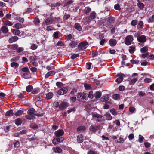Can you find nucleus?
Instances as JSON below:
<instances>
[{"label": "nucleus", "instance_id": "28", "mask_svg": "<svg viewBox=\"0 0 154 154\" xmlns=\"http://www.w3.org/2000/svg\"><path fill=\"white\" fill-rule=\"evenodd\" d=\"M86 128L85 126H81L78 127L77 128V131H80V132H82V131H85V130Z\"/></svg>", "mask_w": 154, "mask_h": 154}, {"label": "nucleus", "instance_id": "64", "mask_svg": "<svg viewBox=\"0 0 154 154\" xmlns=\"http://www.w3.org/2000/svg\"><path fill=\"white\" fill-rule=\"evenodd\" d=\"M113 123H115L117 126H119L120 125V123L119 120H116L115 121H113Z\"/></svg>", "mask_w": 154, "mask_h": 154}, {"label": "nucleus", "instance_id": "30", "mask_svg": "<svg viewBox=\"0 0 154 154\" xmlns=\"http://www.w3.org/2000/svg\"><path fill=\"white\" fill-rule=\"evenodd\" d=\"M110 112L114 116L117 115V112L116 110L114 108L110 109Z\"/></svg>", "mask_w": 154, "mask_h": 154}, {"label": "nucleus", "instance_id": "32", "mask_svg": "<svg viewBox=\"0 0 154 154\" xmlns=\"http://www.w3.org/2000/svg\"><path fill=\"white\" fill-rule=\"evenodd\" d=\"M14 113L13 112L12 110H10L7 111L6 114L5 115L8 116H13Z\"/></svg>", "mask_w": 154, "mask_h": 154}, {"label": "nucleus", "instance_id": "7", "mask_svg": "<svg viewBox=\"0 0 154 154\" xmlns=\"http://www.w3.org/2000/svg\"><path fill=\"white\" fill-rule=\"evenodd\" d=\"M117 76L119 77L116 79V81L119 84L123 80L124 75L122 73H118L117 74Z\"/></svg>", "mask_w": 154, "mask_h": 154}, {"label": "nucleus", "instance_id": "23", "mask_svg": "<svg viewBox=\"0 0 154 154\" xmlns=\"http://www.w3.org/2000/svg\"><path fill=\"white\" fill-rule=\"evenodd\" d=\"M54 151L55 153H59L62 152V150L60 148L58 147H56L54 148Z\"/></svg>", "mask_w": 154, "mask_h": 154}, {"label": "nucleus", "instance_id": "44", "mask_svg": "<svg viewBox=\"0 0 154 154\" xmlns=\"http://www.w3.org/2000/svg\"><path fill=\"white\" fill-rule=\"evenodd\" d=\"M88 96L89 98L92 99L94 97V94L93 91H91L89 92V94H88Z\"/></svg>", "mask_w": 154, "mask_h": 154}, {"label": "nucleus", "instance_id": "31", "mask_svg": "<svg viewBox=\"0 0 154 154\" xmlns=\"http://www.w3.org/2000/svg\"><path fill=\"white\" fill-rule=\"evenodd\" d=\"M3 24L5 25L9 26H11L13 25V24L11 22L8 21H5L3 22Z\"/></svg>", "mask_w": 154, "mask_h": 154}, {"label": "nucleus", "instance_id": "19", "mask_svg": "<svg viewBox=\"0 0 154 154\" xmlns=\"http://www.w3.org/2000/svg\"><path fill=\"white\" fill-rule=\"evenodd\" d=\"M109 44L111 46H115L116 44V40L114 39H110L109 41Z\"/></svg>", "mask_w": 154, "mask_h": 154}, {"label": "nucleus", "instance_id": "59", "mask_svg": "<svg viewBox=\"0 0 154 154\" xmlns=\"http://www.w3.org/2000/svg\"><path fill=\"white\" fill-rule=\"evenodd\" d=\"M37 47V46L35 44H33L31 46V48L32 49L34 50L36 49Z\"/></svg>", "mask_w": 154, "mask_h": 154}, {"label": "nucleus", "instance_id": "42", "mask_svg": "<svg viewBox=\"0 0 154 154\" xmlns=\"http://www.w3.org/2000/svg\"><path fill=\"white\" fill-rule=\"evenodd\" d=\"M144 139L143 137L140 134L139 135L138 141L140 143H142L143 142Z\"/></svg>", "mask_w": 154, "mask_h": 154}, {"label": "nucleus", "instance_id": "34", "mask_svg": "<svg viewBox=\"0 0 154 154\" xmlns=\"http://www.w3.org/2000/svg\"><path fill=\"white\" fill-rule=\"evenodd\" d=\"M19 64L17 63L13 62L11 63V67L13 68H16L18 66Z\"/></svg>", "mask_w": 154, "mask_h": 154}, {"label": "nucleus", "instance_id": "10", "mask_svg": "<svg viewBox=\"0 0 154 154\" xmlns=\"http://www.w3.org/2000/svg\"><path fill=\"white\" fill-rule=\"evenodd\" d=\"M68 90L66 87H63L62 89L59 90L58 91L59 94L61 95L66 94L67 91Z\"/></svg>", "mask_w": 154, "mask_h": 154}, {"label": "nucleus", "instance_id": "60", "mask_svg": "<svg viewBox=\"0 0 154 154\" xmlns=\"http://www.w3.org/2000/svg\"><path fill=\"white\" fill-rule=\"evenodd\" d=\"M134 135L133 134H131L128 136V138L129 140H131L134 138Z\"/></svg>", "mask_w": 154, "mask_h": 154}, {"label": "nucleus", "instance_id": "18", "mask_svg": "<svg viewBox=\"0 0 154 154\" xmlns=\"http://www.w3.org/2000/svg\"><path fill=\"white\" fill-rule=\"evenodd\" d=\"M83 136L82 134H79L77 136V140L79 143H81L83 141Z\"/></svg>", "mask_w": 154, "mask_h": 154}, {"label": "nucleus", "instance_id": "12", "mask_svg": "<svg viewBox=\"0 0 154 154\" xmlns=\"http://www.w3.org/2000/svg\"><path fill=\"white\" fill-rule=\"evenodd\" d=\"M92 115L93 118H94L97 119H98V121H100L99 120L102 118L103 117L102 116L95 113H92Z\"/></svg>", "mask_w": 154, "mask_h": 154}, {"label": "nucleus", "instance_id": "8", "mask_svg": "<svg viewBox=\"0 0 154 154\" xmlns=\"http://www.w3.org/2000/svg\"><path fill=\"white\" fill-rule=\"evenodd\" d=\"M55 19H56V17H53L52 19L51 18H47L45 21V23L47 25L51 24L53 22H55Z\"/></svg>", "mask_w": 154, "mask_h": 154}, {"label": "nucleus", "instance_id": "53", "mask_svg": "<svg viewBox=\"0 0 154 154\" xmlns=\"http://www.w3.org/2000/svg\"><path fill=\"white\" fill-rule=\"evenodd\" d=\"M56 85L59 88H61L63 85V84L62 83L60 82H57L56 83Z\"/></svg>", "mask_w": 154, "mask_h": 154}, {"label": "nucleus", "instance_id": "13", "mask_svg": "<svg viewBox=\"0 0 154 154\" xmlns=\"http://www.w3.org/2000/svg\"><path fill=\"white\" fill-rule=\"evenodd\" d=\"M109 98V96L108 94H106L101 98V100L102 102L107 101L108 100Z\"/></svg>", "mask_w": 154, "mask_h": 154}, {"label": "nucleus", "instance_id": "58", "mask_svg": "<svg viewBox=\"0 0 154 154\" xmlns=\"http://www.w3.org/2000/svg\"><path fill=\"white\" fill-rule=\"evenodd\" d=\"M14 145L15 147H18L20 146V143L18 141H17L14 143Z\"/></svg>", "mask_w": 154, "mask_h": 154}, {"label": "nucleus", "instance_id": "51", "mask_svg": "<svg viewBox=\"0 0 154 154\" xmlns=\"http://www.w3.org/2000/svg\"><path fill=\"white\" fill-rule=\"evenodd\" d=\"M114 8L118 10H120L121 9L120 5L118 4L115 5H114Z\"/></svg>", "mask_w": 154, "mask_h": 154}, {"label": "nucleus", "instance_id": "46", "mask_svg": "<svg viewBox=\"0 0 154 154\" xmlns=\"http://www.w3.org/2000/svg\"><path fill=\"white\" fill-rule=\"evenodd\" d=\"M13 27H14L16 29H19L21 27L22 25L20 23H17L14 25Z\"/></svg>", "mask_w": 154, "mask_h": 154}, {"label": "nucleus", "instance_id": "49", "mask_svg": "<svg viewBox=\"0 0 154 154\" xmlns=\"http://www.w3.org/2000/svg\"><path fill=\"white\" fill-rule=\"evenodd\" d=\"M137 6L138 7L141 9H143L144 7V5L143 3H138Z\"/></svg>", "mask_w": 154, "mask_h": 154}, {"label": "nucleus", "instance_id": "63", "mask_svg": "<svg viewBox=\"0 0 154 154\" xmlns=\"http://www.w3.org/2000/svg\"><path fill=\"white\" fill-rule=\"evenodd\" d=\"M22 70L24 72H28L29 71V69L26 67L22 68Z\"/></svg>", "mask_w": 154, "mask_h": 154}, {"label": "nucleus", "instance_id": "36", "mask_svg": "<svg viewBox=\"0 0 154 154\" xmlns=\"http://www.w3.org/2000/svg\"><path fill=\"white\" fill-rule=\"evenodd\" d=\"M148 47L146 46L140 49V51L142 53H145L148 51Z\"/></svg>", "mask_w": 154, "mask_h": 154}, {"label": "nucleus", "instance_id": "21", "mask_svg": "<svg viewBox=\"0 0 154 154\" xmlns=\"http://www.w3.org/2000/svg\"><path fill=\"white\" fill-rule=\"evenodd\" d=\"M35 112V110L32 108H30L28 110L27 112V113L28 114H30L32 115H34V114Z\"/></svg>", "mask_w": 154, "mask_h": 154}, {"label": "nucleus", "instance_id": "37", "mask_svg": "<svg viewBox=\"0 0 154 154\" xmlns=\"http://www.w3.org/2000/svg\"><path fill=\"white\" fill-rule=\"evenodd\" d=\"M135 48L133 46H130L129 48V51L131 54L133 53L135 51Z\"/></svg>", "mask_w": 154, "mask_h": 154}, {"label": "nucleus", "instance_id": "40", "mask_svg": "<svg viewBox=\"0 0 154 154\" xmlns=\"http://www.w3.org/2000/svg\"><path fill=\"white\" fill-rule=\"evenodd\" d=\"M143 22L142 21H140L139 22V23L137 25V27L138 28H143Z\"/></svg>", "mask_w": 154, "mask_h": 154}, {"label": "nucleus", "instance_id": "25", "mask_svg": "<svg viewBox=\"0 0 154 154\" xmlns=\"http://www.w3.org/2000/svg\"><path fill=\"white\" fill-rule=\"evenodd\" d=\"M137 77H134L129 82V84L133 85L137 81Z\"/></svg>", "mask_w": 154, "mask_h": 154}, {"label": "nucleus", "instance_id": "47", "mask_svg": "<svg viewBox=\"0 0 154 154\" xmlns=\"http://www.w3.org/2000/svg\"><path fill=\"white\" fill-rule=\"evenodd\" d=\"M13 33L14 35H18L20 34V32L18 29H15L13 31Z\"/></svg>", "mask_w": 154, "mask_h": 154}, {"label": "nucleus", "instance_id": "57", "mask_svg": "<svg viewBox=\"0 0 154 154\" xmlns=\"http://www.w3.org/2000/svg\"><path fill=\"white\" fill-rule=\"evenodd\" d=\"M58 32H56L54 33L53 35V37L55 38H57L58 37Z\"/></svg>", "mask_w": 154, "mask_h": 154}, {"label": "nucleus", "instance_id": "20", "mask_svg": "<svg viewBox=\"0 0 154 154\" xmlns=\"http://www.w3.org/2000/svg\"><path fill=\"white\" fill-rule=\"evenodd\" d=\"M55 74V72L53 71H51L48 72L45 75V77L48 78L49 76L52 75H53Z\"/></svg>", "mask_w": 154, "mask_h": 154}, {"label": "nucleus", "instance_id": "17", "mask_svg": "<svg viewBox=\"0 0 154 154\" xmlns=\"http://www.w3.org/2000/svg\"><path fill=\"white\" fill-rule=\"evenodd\" d=\"M75 28L79 31H81L82 30V27L78 23H76L74 25Z\"/></svg>", "mask_w": 154, "mask_h": 154}, {"label": "nucleus", "instance_id": "41", "mask_svg": "<svg viewBox=\"0 0 154 154\" xmlns=\"http://www.w3.org/2000/svg\"><path fill=\"white\" fill-rule=\"evenodd\" d=\"M97 129L96 126L94 127L93 126H91L90 128V130L94 132H96Z\"/></svg>", "mask_w": 154, "mask_h": 154}, {"label": "nucleus", "instance_id": "62", "mask_svg": "<svg viewBox=\"0 0 154 154\" xmlns=\"http://www.w3.org/2000/svg\"><path fill=\"white\" fill-rule=\"evenodd\" d=\"M79 56V54H73L71 56V58L72 59H75V58H76L78 57Z\"/></svg>", "mask_w": 154, "mask_h": 154}, {"label": "nucleus", "instance_id": "24", "mask_svg": "<svg viewBox=\"0 0 154 154\" xmlns=\"http://www.w3.org/2000/svg\"><path fill=\"white\" fill-rule=\"evenodd\" d=\"M1 29L2 32L4 33H7L8 31V28L5 26H2L1 27Z\"/></svg>", "mask_w": 154, "mask_h": 154}, {"label": "nucleus", "instance_id": "56", "mask_svg": "<svg viewBox=\"0 0 154 154\" xmlns=\"http://www.w3.org/2000/svg\"><path fill=\"white\" fill-rule=\"evenodd\" d=\"M137 24V21L136 20H133L131 22V24L132 26H135Z\"/></svg>", "mask_w": 154, "mask_h": 154}, {"label": "nucleus", "instance_id": "1", "mask_svg": "<svg viewBox=\"0 0 154 154\" xmlns=\"http://www.w3.org/2000/svg\"><path fill=\"white\" fill-rule=\"evenodd\" d=\"M88 94L83 93L82 94H78L77 98L78 100L80 102H84L88 99Z\"/></svg>", "mask_w": 154, "mask_h": 154}, {"label": "nucleus", "instance_id": "11", "mask_svg": "<svg viewBox=\"0 0 154 154\" xmlns=\"http://www.w3.org/2000/svg\"><path fill=\"white\" fill-rule=\"evenodd\" d=\"M68 106V103L64 102H61L59 106V108L60 109L62 110L66 108Z\"/></svg>", "mask_w": 154, "mask_h": 154}, {"label": "nucleus", "instance_id": "54", "mask_svg": "<svg viewBox=\"0 0 154 154\" xmlns=\"http://www.w3.org/2000/svg\"><path fill=\"white\" fill-rule=\"evenodd\" d=\"M92 63L90 62H88L86 63V68L88 69H91Z\"/></svg>", "mask_w": 154, "mask_h": 154}, {"label": "nucleus", "instance_id": "39", "mask_svg": "<svg viewBox=\"0 0 154 154\" xmlns=\"http://www.w3.org/2000/svg\"><path fill=\"white\" fill-rule=\"evenodd\" d=\"M113 98L115 100H118L119 99V95L118 94H114L112 95Z\"/></svg>", "mask_w": 154, "mask_h": 154}, {"label": "nucleus", "instance_id": "45", "mask_svg": "<svg viewBox=\"0 0 154 154\" xmlns=\"http://www.w3.org/2000/svg\"><path fill=\"white\" fill-rule=\"evenodd\" d=\"M23 112V111L21 110H19L15 113V116H19L21 115Z\"/></svg>", "mask_w": 154, "mask_h": 154}, {"label": "nucleus", "instance_id": "2", "mask_svg": "<svg viewBox=\"0 0 154 154\" xmlns=\"http://www.w3.org/2000/svg\"><path fill=\"white\" fill-rule=\"evenodd\" d=\"M134 37H136L138 42L141 43H143L146 40V37L144 35L138 36V34L137 33L134 35Z\"/></svg>", "mask_w": 154, "mask_h": 154}, {"label": "nucleus", "instance_id": "5", "mask_svg": "<svg viewBox=\"0 0 154 154\" xmlns=\"http://www.w3.org/2000/svg\"><path fill=\"white\" fill-rule=\"evenodd\" d=\"M88 45V43L86 41L81 42L78 45L79 48L81 50L85 49Z\"/></svg>", "mask_w": 154, "mask_h": 154}, {"label": "nucleus", "instance_id": "27", "mask_svg": "<svg viewBox=\"0 0 154 154\" xmlns=\"http://www.w3.org/2000/svg\"><path fill=\"white\" fill-rule=\"evenodd\" d=\"M102 95L100 91H97L96 92L95 97L96 99L100 98Z\"/></svg>", "mask_w": 154, "mask_h": 154}, {"label": "nucleus", "instance_id": "50", "mask_svg": "<svg viewBox=\"0 0 154 154\" xmlns=\"http://www.w3.org/2000/svg\"><path fill=\"white\" fill-rule=\"evenodd\" d=\"M125 140L123 138L120 137L119 139L117 140V142L119 143H122L124 142Z\"/></svg>", "mask_w": 154, "mask_h": 154}, {"label": "nucleus", "instance_id": "22", "mask_svg": "<svg viewBox=\"0 0 154 154\" xmlns=\"http://www.w3.org/2000/svg\"><path fill=\"white\" fill-rule=\"evenodd\" d=\"M22 122V120L20 118H17L15 121V124L17 125H19L21 124Z\"/></svg>", "mask_w": 154, "mask_h": 154}, {"label": "nucleus", "instance_id": "3", "mask_svg": "<svg viewBox=\"0 0 154 154\" xmlns=\"http://www.w3.org/2000/svg\"><path fill=\"white\" fill-rule=\"evenodd\" d=\"M133 36L131 35H129L127 36L125 40V43L127 45H129L131 44L132 41L133 40Z\"/></svg>", "mask_w": 154, "mask_h": 154}, {"label": "nucleus", "instance_id": "26", "mask_svg": "<svg viewBox=\"0 0 154 154\" xmlns=\"http://www.w3.org/2000/svg\"><path fill=\"white\" fill-rule=\"evenodd\" d=\"M91 11V8L88 7H86L85 8L84 10V12L85 14H87L89 13Z\"/></svg>", "mask_w": 154, "mask_h": 154}, {"label": "nucleus", "instance_id": "43", "mask_svg": "<svg viewBox=\"0 0 154 154\" xmlns=\"http://www.w3.org/2000/svg\"><path fill=\"white\" fill-rule=\"evenodd\" d=\"M30 127L34 129H36L38 128V126L35 123H32L30 125Z\"/></svg>", "mask_w": 154, "mask_h": 154}, {"label": "nucleus", "instance_id": "38", "mask_svg": "<svg viewBox=\"0 0 154 154\" xmlns=\"http://www.w3.org/2000/svg\"><path fill=\"white\" fill-rule=\"evenodd\" d=\"M33 87L31 85H29L26 87V90L28 92H30L31 91Z\"/></svg>", "mask_w": 154, "mask_h": 154}, {"label": "nucleus", "instance_id": "16", "mask_svg": "<svg viewBox=\"0 0 154 154\" xmlns=\"http://www.w3.org/2000/svg\"><path fill=\"white\" fill-rule=\"evenodd\" d=\"M18 39V38L16 36L12 37L9 39L8 41L9 43H12L17 41Z\"/></svg>", "mask_w": 154, "mask_h": 154}, {"label": "nucleus", "instance_id": "6", "mask_svg": "<svg viewBox=\"0 0 154 154\" xmlns=\"http://www.w3.org/2000/svg\"><path fill=\"white\" fill-rule=\"evenodd\" d=\"M97 16L96 13L94 11H92L90 14V17H86V20L88 22L91 21L92 20L95 19Z\"/></svg>", "mask_w": 154, "mask_h": 154}, {"label": "nucleus", "instance_id": "48", "mask_svg": "<svg viewBox=\"0 0 154 154\" xmlns=\"http://www.w3.org/2000/svg\"><path fill=\"white\" fill-rule=\"evenodd\" d=\"M135 110V108L133 107L130 106L129 108V111L132 113H134Z\"/></svg>", "mask_w": 154, "mask_h": 154}, {"label": "nucleus", "instance_id": "4", "mask_svg": "<svg viewBox=\"0 0 154 154\" xmlns=\"http://www.w3.org/2000/svg\"><path fill=\"white\" fill-rule=\"evenodd\" d=\"M64 139L62 137H57L54 138L52 140V143L54 145H56L63 141Z\"/></svg>", "mask_w": 154, "mask_h": 154}, {"label": "nucleus", "instance_id": "29", "mask_svg": "<svg viewBox=\"0 0 154 154\" xmlns=\"http://www.w3.org/2000/svg\"><path fill=\"white\" fill-rule=\"evenodd\" d=\"M40 91L39 88H34L32 91V93L33 94H36L38 93Z\"/></svg>", "mask_w": 154, "mask_h": 154}, {"label": "nucleus", "instance_id": "14", "mask_svg": "<svg viewBox=\"0 0 154 154\" xmlns=\"http://www.w3.org/2000/svg\"><path fill=\"white\" fill-rule=\"evenodd\" d=\"M104 117L107 120H110L112 119V116L109 113H106L104 115Z\"/></svg>", "mask_w": 154, "mask_h": 154}, {"label": "nucleus", "instance_id": "55", "mask_svg": "<svg viewBox=\"0 0 154 154\" xmlns=\"http://www.w3.org/2000/svg\"><path fill=\"white\" fill-rule=\"evenodd\" d=\"M77 44V42L75 41H73L72 43L70 44L72 48L75 47Z\"/></svg>", "mask_w": 154, "mask_h": 154}, {"label": "nucleus", "instance_id": "52", "mask_svg": "<svg viewBox=\"0 0 154 154\" xmlns=\"http://www.w3.org/2000/svg\"><path fill=\"white\" fill-rule=\"evenodd\" d=\"M17 96L20 98H22L24 97V96L23 94L21 93H17Z\"/></svg>", "mask_w": 154, "mask_h": 154}, {"label": "nucleus", "instance_id": "33", "mask_svg": "<svg viewBox=\"0 0 154 154\" xmlns=\"http://www.w3.org/2000/svg\"><path fill=\"white\" fill-rule=\"evenodd\" d=\"M84 86L86 90H90L91 88L90 85L89 84H84Z\"/></svg>", "mask_w": 154, "mask_h": 154}, {"label": "nucleus", "instance_id": "61", "mask_svg": "<svg viewBox=\"0 0 154 154\" xmlns=\"http://www.w3.org/2000/svg\"><path fill=\"white\" fill-rule=\"evenodd\" d=\"M23 50L24 49L23 47H19L17 48V51L19 53L23 51Z\"/></svg>", "mask_w": 154, "mask_h": 154}, {"label": "nucleus", "instance_id": "15", "mask_svg": "<svg viewBox=\"0 0 154 154\" xmlns=\"http://www.w3.org/2000/svg\"><path fill=\"white\" fill-rule=\"evenodd\" d=\"M25 117L27 119L29 120L34 119L35 118L34 115H32L30 114H28V115H26Z\"/></svg>", "mask_w": 154, "mask_h": 154}, {"label": "nucleus", "instance_id": "9", "mask_svg": "<svg viewBox=\"0 0 154 154\" xmlns=\"http://www.w3.org/2000/svg\"><path fill=\"white\" fill-rule=\"evenodd\" d=\"M64 134V131L62 129L58 130L54 132V135L57 137L62 136Z\"/></svg>", "mask_w": 154, "mask_h": 154}, {"label": "nucleus", "instance_id": "35", "mask_svg": "<svg viewBox=\"0 0 154 154\" xmlns=\"http://www.w3.org/2000/svg\"><path fill=\"white\" fill-rule=\"evenodd\" d=\"M53 94L51 92L48 93L46 95V97L48 99H50L53 96Z\"/></svg>", "mask_w": 154, "mask_h": 154}]
</instances>
